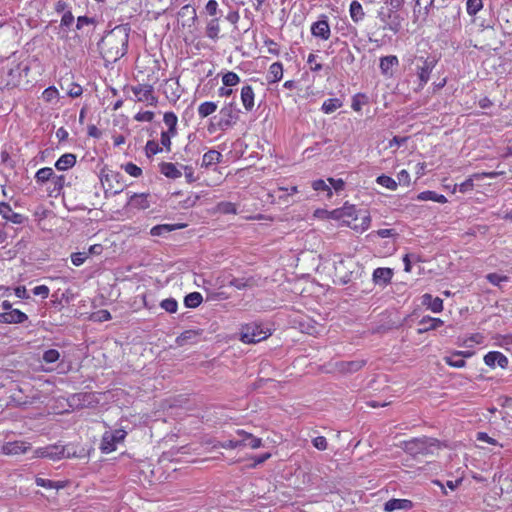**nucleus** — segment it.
Segmentation results:
<instances>
[{"label": "nucleus", "mask_w": 512, "mask_h": 512, "mask_svg": "<svg viewBox=\"0 0 512 512\" xmlns=\"http://www.w3.org/2000/svg\"><path fill=\"white\" fill-rule=\"evenodd\" d=\"M128 28L117 26L109 32L101 42V50L107 61H116L127 52Z\"/></svg>", "instance_id": "obj_1"}, {"label": "nucleus", "mask_w": 512, "mask_h": 512, "mask_svg": "<svg viewBox=\"0 0 512 512\" xmlns=\"http://www.w3.org/2000/svg\"><path fill=\"white\" fill-rule=\"evenodd\" d=\"M334 220L340 221L342 225L350 227L356 232L366 231L371 223L367 210H358L355 205L345 203L341 208L335 209Z\"/></svg>", "instance_id": "obj_2"}, {"label": "nucleus", "mask_w": 512, "mask_h": 512, "mask_svg": "<svg viewBox=\"0 0 512 512\" xmlns=\"http://www.w3.org/2000/svg\"><path fill=\"white\" fill-rule=\"evenodd\" d=\"M269 336V330L262 329L257 323L247 324L241 330V341L246 344L260 342Z\"/></svg>", "instance_id": "obj_3"}, {"label": "nucleus", "mask_w": 512, "mask_h": 512, "mask_svg": "<svg viewBox=\"0 0 512 512\" xmlns=\"http://www.w3.org/2000/svg\"><path fill=\"white\" fill-rule=\"evenodd\" d=\"M125 437L126 431L122 429L106 431L103 434L100 449L104 453H111L116 450L117 444L124 441Z\"/></svg>", "instance_id": "obj_4"}, {"label": "nucleus", "mask_w": 512, "mask_h": 512, "mask_svg": "<svg viewBox=\"0 0 512 512\" xmlns=\"http://www.w3.org/2000/svg\"><path fill=\"white\" fill-rule=\"evenodd\" d=\"M366 364L363 359L351 360V361H338L334 364V371L348 375L361 370Z\"/></svg>", "instance_id": "obj_5"}, {"label": "nucleus", "mask_w": 512, "mask_h": 512, "mask_svg": "<svg viewBox=\"0 0 512 512\" xmlns=\"http://www.w3.org/2000/svg\"><path fill=\"white\" fill-rule=\"evenodd\" d=\"M135 100L138 102H146L149 105L156 104V98L153 95V88L149 85H137L132 87Z\"/></svg>", "instance_id": "obj_6"}, {"label": "nucleus", "mask_w": 512, "mask_h": 512, "mask_svg": "<svg viewBox=\"0 0 512 512\" xmlns=\"http://www.w3.org/2000/svg\"><path fill=\"white\" fill-rule=\"evenodd\" d=\"M433 69V64L427 60H422L420 65H417V87L416 90H421L429 81L430 74Z\"/></svg>", "instance_id": "obj_7"}, {"label": "nucleus", "mask_w": 512, "mask_h": 512, "mask_svg": "<svg viewBox=\"0 0 512 512\" xmlns=\"http://www.w3.org/2000/svg\"><path fill=\"white\" fill-rule=\"evenodd\" d=\"M483 360L484 363L491 368H494L496 365H498L499 367L505 369L509 364L508 358L499 351L488 352L484 356Z\"/></svg>", "instance_id": "obj_8"}, {"label": "nucleus", "mask_w": 512, "mask_h": 512, "mask_svg": "<svg viewBox=\"0 0 512 512\" xmlns=\"http://www.w3.org/2000/svg\"><path fill=\"white\" fill-rule=\"evenodd\" d=\"M30 449V444L24 441H13L5 443L1 451L5 455H20L26 453Z\"/></svg>", "instance_id": "obj_9"}, {"label": "nucleus", "mask_w": 512, "mask_h": 512, "mask_svg": "<svg viewBox=\"0 0 512 512\" xmlns=\"http://www.w3.org/2000/svg\"><path fill=\"white\" fill-rule=\"evenodd\" d=\"M351 264V259L345 260L341 258L335 262V276L343 284H346L350 280L351 270L349 269V266Z\"/></svg>", "instance_id": "obj_10"}, {"label": "nucleus", "mask_w": 512, "mask_h": 512, "mask_svg": "<svg viewBox=\"0 0 512 512\" xmlns=\"http://www.w3.org/2000/svg\"><path fill=\"white\" fill-rule=\"evenodd\" d=\"M27 315L18 309L0 313V322L7 324H19L27 320Z\"/></svg>", "instance_id": "obj_11"}, {"label": "nucleus", "mask_w": 512, "mask_h": 512, "mask_svg": "<svg viewBox=\"0 0 512 512\" xmlns=\"http://www.w3.org/2000/svg\"><path fill=\"white\" fill-rule=\"evenodd\" d=\"M311 33L313 36L328 40L331 34L330 26L327 20H319L312 24Z\"/></svg>", "instance_id": "obj_12"}, {"label": "nucleus", "mask_w": 512, "mask_h": 512, "mask_svg": "<svg viewBox=\"0 0 512 512\" xmlns=\"http://www.w3.org/2000/svg\"><path fill=\"white\" fill-rule=\"evenodd\" d=\"M0 215L14 224H21L24 220L23 215L16 213L12 210L11 206L7 203H0Z\"/></svg>", "instance_id": "obj_13"}, {"label": "nucleus", "mask_w": 512, "mask_h": 512, "mask_svg": "<svg viewBox=\"0 0 512 512\" xmlns=\"http://www.w3.org/2000/svg\"><path fill=\"white\" fill-rule=\"evenodd\" d=\"M399 64L398 58L394 55L382 57L380 59V70L385 76H392L393 68Z\"/></svg>", "instance_id": "obj_14"}, {"label": "nucleus", "mask_w": 512, "mask_h": 512, "mask_svg": "<svg viewBox=\"0 0 512 512\" xmlns=\"http://www.w3.org/2000/svg\"><path fill=\"white\" fill-rule=\"evenodd\" d=\"M393 276V271L390 268H377L373 272V281L378 285H387Z\"/></svg>", "instance_id": "obj_15"}, {"label": "nucleus", "mask_w": 512, "mask_h": 512, "mask_svg": "<svg viewBox=\"0 0 512 512\" xmlns=\"http://www.w3.org/2000/svg\"><path fill=\"white\" fill-rule=\"evenodd\" d=\"M412 507V502L407 499H391L384 505L386 512H393L396 510H408Z\"/></svg>", "instance_id": "obj_16"}, {"label": "nucleus", "mask_w": 512, "mask_h": 512, "mask_svg": "<svg viewBox=\"0 0 512 512\" xmlns=\"http://www.w3.org/2000/svg\"><path fill=\"white\" fill-rule=\"evenodd\" d=\"M422 305L426 306L434 313H439L443 310V300L439 297H432L430 294L422 296Z\"/></svg>", "instance_id": "obj_17"}, {"label": "nucleus", "mask_w": 512, "mask_h": 512, "mask_svg": "<svg viewBox=\"0 0 512 512\" xmlns=\"http://www.w3.org/2000/svg\"><path fill=\"white\" fill-rule=\"evenodd\" d=\"M254 91L250 85L243 86L241 89V101L244 108L250 111L254 107Z\"/></svg>", "instance_id": "obj_18"}, {"label": "nucleus", "mask_w": 512, "mask_h": 512, "mask_svg": "<svg viewBox=\"0 0 512 512\" xmlns=\"http://www.w3.org/2000/svg\"><path fill=\"white\" fill-rule=\"evenodd\" d=\"M50 179H56L55 183L57 184L58 182H60L63 179V177L62 176L54 177V171L50 167L41 168L35 174V180L38 183H45V182L49 181Z\"/></svg>", "instance_id": "obj_19"}, {"label": "nucleus", "mask_w": 512, "mask_h": 512, "mask_svg": "<svg viewBox=\"0 0 512 512\" xmlns=\"http://www.w3.org/2000/svg\"><path fill=\"white\" fill-rule=\"evenodd\" d=\"M160 172L167 178L177 179L182 176L181 170L170 162H164L160 165Z\"/></svg>", "instance_id": "obj_20"}, {"label": "nucleus", "mask_w": 512, "mask_h": 512, "mask_svg": "<svg viewBox=\"0 0 512 512\" xmlns=\"http://www.w3.org/2000/svg\"><path fill=\"white\" fill-rule=\"evenodd\" d=\"M237 433L242 437L241 445L248 446L252 449H257L261 447L262 440L260 438H257L243 430H239Z\"/></svg>", "instance_id": "obj_21"}, {"label": "nucleus", "mask_w": 512, "mask_h": 512, "mask_svg": "<svg viewBox=\"0 0 512 512\" xmlns=\"http://www.w3.org/2000/svg\"><path fill=\"white\" fill-rule=\"evenodd\" d=\"M283 77V65L280 62H275L270 65L267 73V81L269 83H275Z\"/></svg>", "instance_id": "obj_22"}, {"label": "nucleus", "mask_w": 512, "mask_h": 512, "mask_svg": "<svg viewBox=\"0 0 512 512\" xmlns=\"http://www.w3.org/2000/svg\"><path fill=\"white\" fill-rule=\"evenodd\" d=\"M420 325H423L424 328L423 329H419L418 332L419 333H423V332H426V331H429V330H435L437 329L438 327H440L441 325H443V320H441L440 318H434V317H430V316H424L421 320H420Z\"/></svg>", "instance_id": "obj_23"}, {"label": "nucleus", "mask_w": 512, "mask_h": 512, "mask_svg": "<svg viewBox=\"0 0 512 512\" xmlns=\"http://www.w3.org/2000/svg\"><path fill=\"white\" fill-rule=\"evenodd\" d=\"M184 226H185L184 224H161V225L154 226L150 230V234L152 236H162V235L170 233L174 230L181 229Z\"/></svg>", "instance_id": "obj_24"}, {"label": "nucleus", "mask_w": 512, "mask_h": 512, "mask_svg": "<svg viewBox=\"0 0 512 512\" xmlns=\"http://www.w3.org/2000/svg\"><path fill=\"white\" fill-rule=\"evenodd\" d=\"M76 163V156L71 153L62 155L55 163V167L60 171H65L73 167Z\"/></svg>", "instance_id": "obj_25"}, {"label": "nucleus", "mask_w": 512, "mask_h": 512, "mask_svg": "<svg viewBox=\"0 0 512 512\" xmlns=\"http://www.w3.org/2000/svg\"><path fill=\"white\" fill-rule=\"evenodd\" d=\"M416 199L419 201H434L442 204L447 202V198L444 195L429 190L419 193Z\"/></svg>", "instance_id": "obj_26"}, {"label": "nucleus", "mask_w": 512, "mask_h": 512, "mask_svg": "<svg viewBox=\"0 0 512 512\" xmlns=\"http://www.w3.org/2000/svg\"><path fill=\"white\" fill-rule=\"evenodd\" d=\"M350 17L353 22L358 23L363 20L365 13L360 2L352 1L349 8Z\"/></svg>", "instance_id": "obj_27"}, {"label": "nucleus", "mask_w": 512, "mask_h": 512, "mask_svg": "<svg viewBox=\"0 0 512 512\" xmlns=\"http://www.w3.org/2000/svg\"><path fill=\"white\" fill-rule=\"evenodd\" d=\"M475 181H479V179L475 178L474 174H472L468 179H466L461 184H455L452 192L453 193H455L456 191H459L461 193L470 192L474 189Z\"/></svg>", "instance_id": "obj_28"}, {"label": "nucleus", "mask_w": 512, "mask_h": 512, "mask_svg": "<svg viewBox=\"0 0 512 512\" xmlns=\"http://www.w3.org/2000/svg\"><path fill=\"white\" fill-rule=\"evenodd\" d=\"M60 94L56 87L50 86L42 93V99L48 104H56L59 101Z\"/></svg>", "instance_id": "obj_29"}, {"label": "nucleus", "mask_w": 512, "mask_h": 512, "mask_svg": "<svg viewBox=\"0 0 512 512\" xmlns=\"http://www.w3.org/2000/svg\"><path fill=\"white\" fill-rule=\"evenodd\" d=\"M163 121L165 125L168 127V130L170 134H177V123L178 118L175 113L173 112H166L163 117Z\"/></svg>", "instance_id": "obj_30"}, {"label": "nucleus", "mask_w": 512, "mask_h": 512, "mask_svg": "<svg viewBox=\"0 0 512 512\" xmlns=\"http://www.w3.org/2000/svg\"><path fill=\"white\" fill-rule=\"evenodd\" d=\"M221 154L216 150H209L203 155L202 166L209 167L220 161Z\"/></svg>", "instance_id": "obj_31"}, {"label": "nucleus", "mask_w": 512, "mask_h": 512, "mask_svg": "<svg viewBox=\"0 0 512 512\" xmlns=\"http://www.w3.org/2000/svg\"><path fill=\"white\" fill-rule=\"evenodd\" d=\"M341 106V100L337 98H330L323 102L321 109L325 114H330L339 109Z\"/></svg>", "instance_id": "obj_32"}, {"label": "nucleus", "mask_w": 512, "mask_h": 512, "mask_svg": "<svg viewBox=\"0 0 512 512\" xmlns=\"http://www.w3.org/2000/svg\"><path fill=\"white\" fill-rule=\"evenodd\" d=\"M217 104L211 101L203 102L198 107V114L201 118H205L213 114L217 110Z\"/></svg>", "instance_id": "obj_33"}, {"label": "nucleus", "mask_w": 512, "mask_h": 512, "mask_svg": "<svg viewBox=\"0 0 512 512\" xmlns=\"http://www.w3.org/2000/svg\"><path fill=\"white\" fill-rule=\"evenodd\" d=\"M129 203L138 209H146L149 207L147 196L144 194H134L131 196Z\"/></svg>", "instance_id": "obj_34"}, {"label": "nucleus", "mask_w": 512, "mask_h": 512, "mask_svg": "<svg viewBox=\"0 0 512 512\" xmlns=\"http://www.w3.org/2000/svg\"><path fill=\"white\" fill-rule=\"evenodd\" d=\"M312 188L315 191H323L326 193V198L330 199L333 195L329 182L319 179L312 182Z\"/></svg>", "instance_id": "obj_35"}, {"label": "nucleus", "mask_w": 512, "mask_h": 512, "mask_svg": "<svg viewBox=\"0 0 512 512\" xmlns=\"http://www.w3.org/2000/svg\"><path fill=\"white\" fill-rule=\"evenodd\" d=\"M219 32H220V26H219L218 19H216V18L215 19H211L207 23V27H206V35H207V37L215 40V39L218 38Z\"/></svg>", "instance_id": "obj_36"}, {"label": "nucleus", "mask_w": 512, "mask_h": 512, "mask_svg": "<svg viewBox=\"0 0 512 512\" xmlns=\"http://www.w3.org/2000/svg\"><path fill=\"white\" fill-rule=\"evenodd\" d=\"M202 300V295L199 292H192L185 297L184 303L189 308H196L201 304Z\"/></svg>", "instance_id": "obj_37"}, {"label": "nucleus", "mask_w": 512, "mask_h": 512, "mask_svg": "<svg viewBox=\"0 0 512 512\" xmlns=\"http://www.w3.org/2000/svg\"><path fill=\"white\" fill-rule=\"evenodd\" d=\"M376 182L379 185H381L391 191L396 190L397 186H398V183L396 182V180H394L393 178H391L390 176H387V175L378 176L376 179Z\"/></svg>", "instance_id": "obj_38"}, {"label": "nucleus", "mask_w": 512, "mask_h": 512, "mask_svg": "<svg viewBox=\"0 0 512 512\" xmlns=\"http://www.w3.org/2000/svg\"><path fill=\"white\" fill-rule=\"evenodd\" d=\"M484 342V336L480 333L472 334L471 336L465 338L462 342V346L471 348L474 345L482 344Z\"/></svg>", "instance_id": "obj_39"}, {"label": "nucleus", "mask_w": 512, "mask_h": 512, "mask_svg": "<svg viewBox=\"0 0 512 512\" xmlns=\"http://www.w3.org/2000/svg\"><path fill=\"white\" fill-rule=\"evenodd\" d=\"M35 482H36L37 486H40V487H43L46 489H57L58 490V489L64 487V484L61 482H54V481H51L48 479H43L40 477H37Z\"/></svg>", "instance_id": "obj_40"}, {"label": "nucleus", "mask_w": 512, "mask_h": 512, "mask_svg": "<svg viewBox=\"0 0 512 512\" xmlns=\"http://www.w3.org/2000/svg\"><path fill=\"white\" fill-rule=\"evenodd\" d=\"M222 82L228 87L236 86L240 82V77L236 73L229 71L223 75Z\"/></svg>", "instance_id": "obj_41"}, {"label": "nucleus", "mask_w": 512, "mask_h": 512, "mask_svg": "<svg viewBox=\"0 0 512 512\" xmlns=\"http://www.w3.org/2000/svg\"><path fill=\"white\" fill-rule=\"evenodd\" d=\"M483 7L482 0H467L466 10L471 16L476 15Z\"/></svg>", "instance_id": "obj_42"}, {"label": "nucleus", "mask_w": 512, "mask_h": 512, "mask_svg": "<svg viewBox=\"0 0 512 512\" xmlns=\"http://www.w3.org/2000/svg\"><path fill=\"white\" fill-rule=\"evenodd\" d=\"M367 102H368V99H367L366 95H364V94H356L352 98L351 107H352V109L354 111L360 112L361 109H362V106L367 104Z\"/></svg>", "instance_id": "obj_43"}, {"label": "nucleus", "mask_w": 512, "mask_h": 512, "mask_svg": "<svg viewBox=\"0 0 512 512\" xmlns=\"http://www.w3.org/2000/svg\"><path fill=\"white\" fill-rule=\"evenodd\" d=\"M46 451L47 454H49L47 458L52 460L60 459L64 454L63 447L57 445L47 446Z\"/></svg>", "instance_id": "obj_44"}, {"label": "nucleus", "mask_w": 512, "mask_h": 512, "mask_svg": "<svg viewBox=\"0 0 512 512\" xmlns=\"http://www.w3.org/2000/svg\"><path fill=\"white\" fill-rule=\"evenodd\" d=\"M217 211L223 214H236L237 208L234 203L231 202H220L217 205Z\"/></svg>", "instance_id": "obj_45"}, {"label": "nucleus", "mask_w": 512, "mask_h": 512, "mask_svg": "<svg viewBox=\"0 0 512 512\" xmlns=\"http://www.w3.org/2000/svg\"><path fill=\"white\" fill-rule=\"evenodd\" d=\"M160 306L169 313H175L178 308L177 301L173 298L164 299L161 301Z\"/></svg>", "instance_id": "obj_46"}, {"label": "nucleus", "mask_w": 512, "mask_h": 512, "mask_svg": "<svg viewBox=\"0 0 512 512\" xmlns=\"http://www.w3.org/2000/svg\"><path fill=\"white\" fill-rule=\"evenodd\" d=\"M486 278L491 284L496 286H500L501 283L508 281V277L506 275H501L497 273H490L486 276Z\"/></svg>", "instance_id": "obj_47"}, {"label": "nucleus", "mask_w": 512, "mask_h": 512, "mask_svg": "<svg viewBox=\"0 0 512 512\" xmlns=\"http://www.w3.org/2000/svg\"><path fill=\"white\" fill-rule=\"evenodd\" d=\"M145 150L147 156H152L161 152L162 148L159 146L158 142L151 140L146 143Z\"/></svg>", "instance_id": "obj_48"}, {"label": "nucleus", "mask_w": 512, "mask_h": 512, "mask_svg": "<svg viewBox=\"0 0 512 512\" xmlns=\"http://www.w3.org/2000/svg\"><path fill=\"white\" fill-rule=\"evenodd\" d=\"M124 171L132 177H139L142 174V170L140 167L133 163H127L123 165Z\"/></svg>", "instance_id": "obj_49"}, {"label": "nucleus", "mask_w": 512, "mask_h": 512, "mask_svg": "<svg viewBox=\"0 0 512 512\" xmlns=\"http://www.w3.org/2000/svg\"><path fill=\"white\" fill-rule=\"evenodd\" d=\"M91 319L96 322H104L111 319V315L107 310H99L92 314Z\"/></svg>", "instance_id": "obj_50"}, {"label": "nucleus", "mask_w": 512, "mask_h": 512, "mask_svg": "<svg viewBox=\"0 0 512 512\" xmlns=\"http://www.w3.org/2000/svg\"><path fill=\"white\" fill-rule=\"evenodd\" d=\"M59 357H60V354L55 349L47 350L43 354V360L46 363H54V362H56L59 359Z\"/></svg>", "instance_id": "obj_51"}, {"label": "nucleus", "mask_w": 512, "mask_h": 512, "mask_svg": "<svg viewBox=\"0 0 512 512\" xmlns=\"http://www.w3.org/2000/svg\"><path fill=\"white\" fill-rule=\"evenodd\" d=\"M455 356H445L443 359L445 363L451 367L463 368L466 362L463 359H454Z\"/></svg>", "instance_id": "obj_52"}, {"label": "nucleus", "mask_w": 512, "mask_h": 512, "mask_svg": "<svg viewBox=\"0 0 512 512\" xmlns=\"http://www.w3.org/2000/svg\"><path fill=\"white\" fill-rule=\"evenodd\" d=\"M327 182L331 186V191L340 192L344 189L345 183L342 179L328 178Z\"/></svg>", "instance_id": "obj_53"}, {"label": "nucleus", "mask_w": 512, "mask_h": 512, "mask_svg": "<svg viewBox=\"0 0 512 512\" xmlns=\"http://www.w3.org/2000/svg\"><path fill=\"white\" fill-rule=\"evenodd\" d=\"M134 119L139 122H152L154 119V113L152 111L138 112Z\"/></svg>", "instance_id": "obj_54"}, {"label": "nucleus", "mask_w": 512, "mask_h": 512, "mask_svg": "<svg viewBox=\"0 0 512 512\" xmlns=\"http://www.w3.org/2000/svg\"><path fill=\"white\" fill-rule=\"evenodd\" d=\"M176 134H170L169 131H164L161 133V145L167 150L170 151L171 149V138L175 137Z\"/></svg>", "instance_id": "obj_55"}, {"label": "nucleus", "mask_w": 512, "mask_h": 512, "mask_svg": "<svg viewBox=\"0 0 512 512\" xmlns=\"http://www.w3.org/2000/svg\"><path fill=\"white\" fill-rule=\"evenodd\" d=\"M230 285L235 287V288H237V289H239V290H242V289H245V288L251 286L250 280L246 279V278H236V279H233L230 282Z\"/></svg>", "instance_id": "obj_56"}, {"label": "nucleus", "mask_w": 512, "mask_h": 512, "mask_svg": "<svg viewBox=\"0 0 512 512\" xmlns=\"http://www.w3.org/2000/svg\"><path fill=\"white\" fill-rule=\"evenodd\" d=\"M87 258L88 254L86 252H77L71 255V261L75 266L82 265Z\"/></svg>", "instance_id": "obj_57"}, {"label": "nucleus", "mask_w": 512, "mask_h": 512, "mask_svg": "<svg viewBox=\"0 0 512 512\" xmlns=\"http://www.w3.org/2000/svg\"><path fill=\"white\" fill-rule=\"evenodd\" d=\"M334 213H335V209L332 211H328L325 209H317L314 212V217L318 218V219H322V220H325V219H333L334 220V216H333Z\"/></svg>", "instance_id": "obj_58"}, {"label": "nucleus", "mask_w": 512, "mask_h": 512, "mask_svg": "<svg viewBox=\"0 0 512 512\" xmlns=\"http://www.w3.org/2000/svg\"><path fill=\"white\" fill-rule=\"evenodd\" d=\"M94 24H95V20L93 18H89L87 16H80L77 19L76 27L78 30H81L85 26H93Z\"/></svg>", "instance_id": "obj_59"}, {"label": "nucleus", "mask_w": 512, "mask_h": 512, "mask_svg": "<svg viewBox=\"0 0 512 512\" xmlns=\"http://www.w3.org/2000/svg\"><path fill=\"white\" fill-rule=\"evenodd\" d=\"M197 336V332L188 330L183 332L179 337H177L176 342L178 345H183L186 341Z\"/></svg>", "instance_id": "obj_60"}, {"label": "nucleus", "mask_w": 512, "mask_h": 512, "mask_svg": "<svg viewBox=\"0 0 512 512\" xmlns=\"http://www.w3.org/2000/svg\"><path fill=\"white\" fill-rule=\"evenodd\" d=\"M239 446H241V440H227V441L218 443L214 447H221L224 449H235Z\"/></svg>", "instance_id": "obj_61"}, {"label": "nucleus", "mask_w": 512, "mask_h": 512, "mask_svg": "<svg viewBox=\"0 0 512 512\" xmlns=\"http://www.w3.org/2000/svg\"><path fill=\"white\" fill-rule=\"evenodd\" d=\"M82 92H83L82 87L75 83H71L67 90L68 95L72 98L81 96Z\"/></svg>", "instance_id": "obj_62"}, {"label": "nucleus", "mask_w": 512, "mask_h": 512, "mask_svg": "<svg viewBox=\"0 0 512 512\" xmlns=\"http://www.w3.org/2000/svg\"><path fill=\"white\" fill-rule=\"evenodd\" d=\"M74 22V16L70 11H65L60 22L61 27H70Z\"/></svg>", "instance_id": "obj_63"}, {"label": "nucleus", "mask_w": 512, "mask_h": 512, "mask_svg": "<svg viewBox=\"0 0 512 512\" xmlns=\"http://www.w3.org/2000/svg\"><path fill=\"white\" fill-rule=\"evenodd\" d=\"M49 293H50V289L46 285H39L33 289L34 295L41 296L44 299L49 296Z\"/></svg>", "instance_id": "obj_64"}]
</instances>
